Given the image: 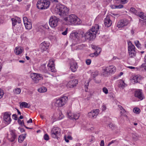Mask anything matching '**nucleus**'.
<instances>
[{
  "mask_svg": "<svg viewBox=\"0 0 146 146\" xmlns=\"http://www.w3.org/2000/svg\"><path fill=\"white\" fill-rule=\"evenodd\" d=\"M55 10L58 12L59 15L61 17L65 16L69 14L68 9L64 5L60 4L57 5Z\"/></svg>",
  "mask_w": 146,
  "mask_h": 146,
  "instance_id": "f257e3e1",
  "label": "nucleus"
},
{
  "mask_svg": "<svg viewBox=\"0 0 146 146\" xmlns=\"http://www.w3.org/2000/svg\"><path fill=\"white\" fill-rule=\"evenodd\" d=\"M64 20L67 22L75 25H79L81 23L80 20L74 14H71L68 17H65Z\"/></svg>",
  "mask_w": 146,
  "mask_h": 146,
  "instance_id": "f03ea898",
  "label": "nucleus"
},
{
  "mask_svg": "<svg viewBox=\"0 0 146 146\" xmlns=\"http://www.w3.org/2000/svg\"><path fill=\"white\" fill-rule=\"evenodd\" d=\"M50 2L49 0H38L37 1V8L40 10H45L50 6Z\"/></svg>",
  "mask_w": 146,
  "mask_h": 146,
  "instance_id": "7ed1b4c3",
  "label": "nucleus"
},
{
  "mask_svg": "<svg viewBox=\"0 0 146 146\" xmlns=\"http://www.w3.org/2000/svg\"><path fill=\"white\" fill-rule=\"evenodd\" d=\"M93 31H91V29L89 30L84 35L82 31H81L80 33L81 34V37H84L86 40H93L96 36L95 33H93Z\"/></svg>",
  "mask_w": 146,
  "mask_h": 146,
  "instance_id": "20e7f679",
  "label": "nucleus"
},
{
  "mask_svg": "<svg viewBox=\"0 0 146 146\" xmlns=\"http://www.w3.org/2000/svg\"><path fill=\"white\" fill-rule=\"evenodd\" d=\"M68 98L66 96H64L56 100L54 104L56 106L60 107L63 106L66 103Z\"/></svg>",
  "mask_w": 146,
  "mask_h": 146,
  "instance_id": "39448f33",
  "label": "nucleus"
},
{
  "mask_svg": "<svg viewBox=\"0 0 146 146\" xmlns=\"http://www.w3.org/2000/svg\"><path fill=\"white\" fill-rule=\"evenodd\" d=\"M10 135L7 137L9 141L11 142L15 141L17 139V134L16 131L15 129L10 130Z\"/></svg>",
  "mask_w": 146,
  "mask_h": 146,
  "instance_id": "423d86ee",
  "label": "nucleus"
},
{
  "mask_svg": "<svg viewBox=\"0 0 146 146\" xmlns=\"http://www.w3.org/2000/svg\"><path fill=\"white\" fill-rule=\"evenodd\" d=\"M59 19L55 16H52L50 19L49 23L52 27H55L58 25Z\"/></svg>",
  "mask_w": 146,
  "mask_h": 146,
  "instance_id": "0eeeda50",
  "label": "nucleus"
},
{
  "mask_svg": "<svg viewBox=\"0 0 146 146\" xmlns=\"http://www.w3.org/2000/svg\"><path fill=\"white\" fill-rule=\"evenodd\" d=\"M103 73L104 75L108 74V73H112L116 71V68L113 66H110L106 67L105 69L102 70Z\"/></svg>",
  "mask_w": 146,
  "mask_h": 146,
  "instance_id": "6e6552de",
  "label": "nucleus"
},
{
  "mask_svg": "<svg viewBox=\"0 0 146 146\" xmlns=\"http://www.w3.org/2000/svg\"><path fill=\"white\" fill-rule=\"evenodd\" d=\"M60 129L58 127L53 128L51 132V135L53 138H58L60 136Z\"/></svg>",
  "mask_w": 146,
  "mask_h": 146,
  "instance_id": "1a4fd4ad",
  "label": "nucleus"
},
{
  "mask_svg": "<svg viewBox=\"0 0 146 146\" xmlns=\"http://www.w3.org/2000/svg\"><path fill=\"white\" fill-rule=\"evenodd\" d=\"M4 121L5 124L8 125L10 123L11 119L10 118L11 114L8 112H6L4 113Z\"/></svg>",
  "mask_w": 146,
  "mask_h": 146,
  "instance_id": "9d476101",
  "label": "nucleus"
},
{
  "mask_svg": "<svg viewBox=\"0 0 146 146\" xmlns=\"http://www.w3.org/2000/svg\"><path fill=\"white\" fill-rule=\"evenodd\" d=\"M129 23V21L126 19L121 20L118 22L117 27L118 28H122L127 26Z\"/></svg>",
  "mask_w": 146,
  "mask_h": 146,
  "instance_id": "9b49d317",
  "label": "nucleus"
},
{
  "mask_svg": "<svg viewBox=\"0 0 146 146\" xmlns=\"http://www.w3.org/2000/svg\"><path fill=\"white\" fill-rule=\"evenodd\" d=\"M54 62V60L50 59L49 60L47 66L49 70L54 72H56V70L55 68Z\"/></svg>",
  "mask_w": 146,
  "mask_h": 146,
  "instance_id": "f8f14e48",
  "label": "nucleus"
},
{
  "mask_svg": "<svg viewBox=\"0 0 146 146\" xmlns=\"http://www.w3.org/2000/svg\"><path fill=\"white\" fill-rule=\"evenodd\" d=\"M49 43L48 42L44 41L40 44L39 45V49L41 52H43L46 51L48 48Z\"/></svg>",
  "mask_w": 146,
  "mask_h": 146,
  "instance_id": "ddd939ff",
  "label": "nucleus"
},
{
  "mask_svg": "<svg viewBox=\"0 0 146 146\" xmlns=\"http://www.w3.org/2000/svg\"><path fill=\"white\" fill-rule=\"evenodd\" d=\"M78 82L77 79L73 80L70 81L67 84L66 86L68 88H72L76 86Z\"/></svg>",
  "mask_w": 146,
  "mask_h": 146,
  "instance_id": "4468645a",
  "label": "nucleus"
},
{
  "mask_svg": "<svg viewBox=\"0 0 146 146\" xmlns=\"http://www.w3.org/2000/svg\"><path fill=\"white\" fill-rule=\"evenodd\" d=\"M135 97L138 98L140 100H142L144 98V96L141 90H138L135 92Z\"/></svg>",
  "mask_w": 146,
  "mask_h": 146,
  "instance_id": "2eb2a0df",
  "label": "nucleus"
},
{
  "mask_svg": "<svg viewBox=\"0 0 146 146\" xmlns=\"http://www.w3.org/2000/svg\"><path fill=\"white\" fill-rule=\"evenodd\" d=\"M78 68L77 63L75 61L73 60L71 62L70 68L72 72H74L76 71Z\"/></svg>",
  "mask_w": 146,
  "mask_h": 146,
  "instance_id": "dca6fc26",
  "label": "nucleus"
},
{
  "mask_svg": "<svg viewBox=\"0 0 146 146\" xmlns=\"http://www.w3.org/2000/svg\"><path fill=\"white\" fill-rule=\"evenodd\" d=\"M104 24L106 27H110L112 24V22L109 17H106L104 20Z\"/></svg>",
  "mask_w": 146,
  "mask_h": 146,
  "instance_id": "f3484780",
  "label": "nucleus"
},
{
  "mask_svg": "<svg viewBox=\"0 0 146 146\" xmlns=\"http://www.w3.org/2000/svg\"><path fill=\"white\" fill-rule=\"evenodd\" d=\"M98 110H94L88 113V115L90 118L94 117L98 115Z\"/></svg>",
  "mask_w": 146,
  "mask_h": 146,
  "instance_id": "a211bd4d",
  "label": "nucleus"
},
{
  "mask_svg": "<svg viewBox=\"0 0 146 146\" xmlns=\"http://www.w3.org/2000/svg\"><path fill=\"white\" fill-rule=\"evenodd\" d=\"M68 114L69 118L73 120L78 119L80 116V114L79 113L72 114L71 113L69 112Z\"/></svg>",
  "mask_w": 146,
  "mask_h": 146,
  "instance_id": "6ab92c4d",
  "label": "nucleus"
},
{
  "mask_svg": "<svg viewBox=\"0 0 146 146\" xmlns=\"http://www.w3.org/2000/svg\"><path fill=\"white\" fill-rule=\"evenodd\" d=\"M118 86L121 89H123L124 87L127 86V84L124 83V81L122 80H118Z\"/></svg>",
  "mask_w": 146,
  "mask_h": 146,
  "instance_id": "aec40b11",
  "label": "nucleus"
},
{
  "mask_svg": "<svg viewBox=\"0 0 146 146\" xmlns=\"http://www.w3.org/2000/svg\"><path fill=\"white\" fill-rule=\"evenodd\" d=\"M99 29V26L98 24H95L94 26L92 27L91 29V31H93V33H95V34L96 35L98 32V31Z\"/></svg>",
  "mask_w": 146,
  "mask_h": 146,
  "instance_id": "412c9836",
  "label": "nucleus"
},
{
  "mask_svg": "<svg viewBox=\"0 0 146 146\" xmlns=\"http://www.w3.org/2000/svg\"><path fill=\"white\" fill-rule=\"evenodd\" d=\"M23 50V48L20 47H16L15 49V52L16 54L19 55L21 54Z\"/></svg>",
  "mask_w": 146,
  "mask_h": 146,
  "instance_id": "4be33fe9",
  "label": "nucleus"
},
{
  "mask_svg": "<svg viewBox=\"0 0 146 146\" xmlns=\"http://www.w3.org/2000/svg\"><path fill=\"white\" fill-rule=\"evenodd\" d=\"M31 78L34 82L35 83H36V73H31L30 74Z\"/></svg>",
  "mask_w": 146,
  "mask_h": 146,
  "instance_id": "5701e85b",
  "label": "nucleus"
},
{
  "mask_svg": "<svg viewBox=\"0 0 146 146\" xmlns=\"http://www.w3.org/2000/svg\"><path fill=\"white\" fill-rule=\"evenodd\" d=\"M27 22L25 23L24 24L26 29H30L32 27V24L31 22L29 20Z\"/></svg>",
  "mask_w": 146,
  "mask_h": 146,
  "instance_id": "b1692460",
  "label": "nucleus"
},
{
  "mask_svg": "<svg viewBox=\"0 0 146 146\" xmlns=\"http://www.w3.org/2000/svg\"><path fill=\"white\" fill-rule=\"evenodd\" d=\"M129 45L128 47V50L129 51H135V48L134 45H133L131 42L128 43Z\"/></svg>",
  "mask_w": 146,
  "mask_h": 146,
  "instance_id": "393cba45",
  "label": "nucleus"
},
{
  "mask_svg": "<svg viewBox=\"0 0 146 146\" xmlns=\"http://www.w3.org/2000/svg\"><path fill=\"white\" fill-rule=\"evenodd\" d=\"M26 134L25 133L24 135H20L18 138V141L19 143H22L26 137Z\"/></svg>",
  "mask_w": 146,
  "mask_h": 146,
  "instance_id": "a878e982",
  "label": "nucleus"
},
{
  "mask_svg": "<svg viewBox=\"0 0 146 146\" xmlns=\"http://www.w3.org/2000/svg\"><path fill=\"white\" fill-rule=\"evenodd\" d=\"M39 69L42 72L44 73H46L48 71L46 67L45 64H43L41 65Z\"/></svg>",
  "mask_w": 146,
  "mask_h": 146,
  "instance_id": "bb28decb",
  "label": "nucleus"
},
{
  "mask_svg": "<svg viewBox=\"0 0 146 146\" xmlns=\"http://www.w3.org/2000/svg\"><path fill=\"white\" fill-rule=\"evenodd\" d=\"M20 107L21 108H29L30 107V106L28 105V104L27 102H23L20 104Z\"/></svg>",
  "mask_w": 146,
  "mask_h": 146,
  "instance_id": "cd10ccee",
  "label": "nucleus"
},
{
  "mask_svg": "<svg viewBox=\"0 0 146 146\" xmlns=\"http://www.w3.org/2000/svg\"><path fill=\"white\" fill-rule=\"evenodd\" d=\"M47 89L46 87H41L38 89V92L40 93H44L47 91Z\"/></svg>",
  "mask_w": 146,
  "mask_h": 146,
  "instance_id": "c85d7f7f",
  "label": "nucleus"
},
{
  "mask_svg": "<svg viewBox=\"0 0 146 146\" xmlns=\"http://www.w3.org/2000/svg\"><path fill=\"white\" fill-rule=\"evenodd\" d=\"M129 55L130 57L133 58L136 55L135 51H129Z\"/></svg>",
  "mask_w": 146,
  "mask_h": 146,
  "instance_id": "c756f323",
  "label": "nucleus"
},
{
  "mask_svg": "<svg viewBox=\"0 0 146 146\" xmlns=\"http://www.w3.org/2000/svg\"><path fill=\"white\" fill-rule=\"evenodd\" d=\"M11 20L12 21V27H15L16 25L17 22V20L15 18H12Z\"/></svg>",
  "mask_w": 146,
  "mask_h": 146,
  "instance_id": "7c9ffc66",
  "label": "nucleus"
},
{
  "mask_svg": "<svg viewBox=\"0 0 146 146\" xmlns=\"http://www.w3.org/2000/svg\"><path fill=\"white\" fill-rule=\"evenodd\" d=\"M133 111L134 113H139L140 112V109L138 108H133Z\"/></svg>",
  "mask_w": 146,
  "mask_h": 146,
  "instance_id": "2f4dec72",
  "label": "nucleus"
},
{
  "mask_svg": "<svg viewBox=\"0 0 146 146\" xmlns=\"http://www.w3.org/2000/svg\"><path fill=\"white\" fill-rule=\"evenodd\" d=\"M21 92V90L20 88H17L14 90L13 92L15 94H19Z\"/></svg>",
  "mask_w": 146,
  "mask_h": 146,
  "instance_id": "473e14b6",
  "label": "nucleus"
},
{
  "mask_svg": "<svg viewBox=\"0 0 146 146\" xmlns=\"http://www.w3.org/2000/svg\"><path fill=\"white\" fill-rule=\"evenodd\" d=\"M138 79H139L138 77L137 76H135L133 77L132 80L134 82L137 83L138 82Z\"/></svg>",
  "mask_w": 146,
  "mask_h": 146,
  "instance_id": "72a5a7b5",
  "label": "nucleus"
},
{
  "mask_svg": "<svg viewBox=\"0 0 146 146\" xmlns=\"http://www.w3.org/2000/svg\"><path fill=\"white\" fill-rule=\"evenodd\" d=\"M135 46L138 48H140L141 46V44L139 43L138 40H135L134 42Z\"/></svg>",
  "mask_w": 146,
  "mask_h": 146,
  "instance_id": "f704fd0d",
  "label": "nucleus"
},
{
  "mask_svg": "<svg viewBox=\"0 0 146 146\" xmlns=\"http://www.w3.org/2000/svg\"><path fill=\"white\" fill-rule=\"evenodd\" d=\"M78 33H72L70 34V38H72L73 37L76 38V35H78Z\"/></svg>",
  "mask_w": 146,
  "mask_h": 146,
  "instance_id": "c9c22d12",
  "label": "nucleus"
},
{
  "mask_svg": "<svg viewBox=\"0 0 146 146\" xmlns=\"http://www.w3.org/2000/svg\"><path fill=\"white\" fill-rule=\"evenodd\" d=\"M98 53L97 52H95L94 53L90 54V56L91 57H96L98 55Z\"/></svg>",
  "mask_w": 146,
  "mask_h": 146,
  "instance_id": "e433bc0d",
  "label": "nucleus"
},
{
  "mask_svg": "<svg viewBox=\"0 0 146 146\" xmlns=\"http://www.w3.org/2000/svg\"><path fill=\"white\" fill-rule=\"evenodd\" d=\"M109 127L112 129H114L115 128V125L111 123L109 125Z\"/></svg>",
  "mask_w": 146,
  "mask_h": 146,
  "instance_id": "4c0bfd02",
  "label": "nucleus"
},
{
  "mask_svg": "<svg viewBox=\"0 0 146 146\" xmlns=\"http://www.w3.org/2000/svg\"><path fill=\"white\" fill-rule=\"evenodd\" d=\"M140 68H143L145 70H146V62L143 63L140 66Z\"/></svg>",
  "mask_w": 146,
  "mask_h": 146,
  "instance_id": "58836bf2",
  "label": "nucleus"
},
{
  "mask_svg": "<svg viewBox=\"0 0 146 146\" xmlns=\"http://www.w3.org/2000/svg\"><path fill=\"white\" fill-rule=\"evenodd\" d=\"M43 78L41 74L37 73V80H43Z\"/></svg>",
  "mask_w": 146,
  "mask_h": 146,
  "instance_id": "ea45409f",
  "label": "nucleus"
},
{
  "mask_svg": "<svg viewBox=\"0 0 146 146\" xmlns=\"http://www.w3.org/2000/svg\"><path fill=\"white\" fill-rule=\"evenodd\" d=\"M130 11L132 13L136 14L137 11L133 7H131L130 9Z\"/></svg>",
  "mask_w": 146,
  "mask_h": 146,
  "instance_id": "a19ab883",
  "label": "nucleus"
},
{
  "mask_svg": "<svg viewBox=\"0 0 146 146\" xmlns=\"http://www.w3.org/2000/svg\"><path fill=\"white\" fill-rule=\"evenodd\" d=\"M40 27H41V29H42V28H45L46 29H49V27L47 24H45L44 26L41 25Z\"/></svg>",
  "mask_w": 146,
  "mask_h": 146,
  "instance_id": "79ce46f5",
  "label": "nucleus"
},
{
  "mask_svg": "<svg viewBox=\"0 0 146 146\" xmlns=\"http://www.w3.org/2000/svg\"><path fill=\"white\" fill-rule=\"evenodd\" d=\"M44 139L45 140H48L49 139V137L47 134H45L44 136Z\"/></svg>",
  "mask_w": 146,
  "mask_h": 146,
  "instance_id": "37998d69",
  "label": "nucleus"
},
{
  "mask_svg": "<svg viewBox=\"0 0 146 146\" xmlns=\"http://www.w3.org/2000/svg\"><path fill=\"white\" fill-rule=\"evenodd\" d=\"M141 14L139 15L140 17L142 19H143L145 20H146V16L144 15L143 14H142L141 13Z\"/></svg>",
  "mask_w": 146,
  "mask_h": 146,
  "instance_id": "c03bdc74",
  "label": "nucleus"
},
{
  "mask_svg": "<svg viewBox=\"0 0 146 146\" xmlns=\"http://www.w3.org/2000/svg\"><path fill=\"white\" fill-rule=\"evenodd\" d=\"M91 62V60L90 59H87L86 60V64L88 65L90 64Z\"/></svg>",
  "mask_w": 146,
  "mask_h": 146,
  "instance_id": "a18cd8bd",
  "label": "nucleus"
},
{
  "mask_svg": "<svg viewBox=\"0 0 146 146\" xmlns=\"http://www.w3.org/2000/svg\"><path fill=\"white\" fill-rule=\"evenodd\" d=\"M101 51V48L99 47H96V50L95 52H97L98 53V54H100Z\"/></svg>",
  "mask_w": 146,
  "mask_h": 146,
  "instance_id": "49530a36",
  "label": "nucleus"
},
{
  "mask_svg": "<svg viewBox=\"0 0 146 146\" xmlns=\"http://www.w3.org/2000/svg\"><path fill=\"white\" fill-rule=\"evenodd\" d=\"M103 91L105 94H107L108 93V90L105 87H104L103 88Z\"/></svg>",
  "mask_w": 146,
  "mask_h": 146,
  "instance_id": "de8ad7c7",
  "label": "nucleus"
},
{
  "mask_svg": "<svg viewBox=\"0 0 146 146\" xmlns=\"http://www.w3.org/2000/svg\"><path fill=\"white\" fill-rule=\"evenodd\" d=\"M4 94V92L3 91L0 89V99L2 98Z\"/></svg>",
  "mask_w": 146,
  "mask_h": 146,
  "instance_id": "09e8293b",
  "label": "nucleus"
},
{
  "mask_svg": "<svg viewBox=\"0 0 146 146\" xmlns=\"http://www.w3.org/2000/svg\"><path fill=\"white\" fill-rule=\"evenodd\" d=\"M12 117L13 119L15 120H16L17 119V115L16 114H13L12 115Z\"/></svg>",
  "mask_w": 146,
  "mask_h": 146,
  "instance_id": "8fccbe9b",
  "label": "nucleus"
},
{
  "mask_svg": "<svg viewBox=\"0 0 146 146\" xmlns=\"http://www.w3.org/2000/svg\"><path fill=\"white\" fill-rule=\"evenodd\" d=\"M68 29L67 28H66L65 31H64V32H62V34L64 35H66L67 34Z\"/></svg>",
  "mask_w": 146,
  "mask_h": 146,
  "instance_id": "3c124183",
  "label": "nucleus"
},
{
  "mask_svg": "<svg viewBox=\"0 0 146 146\" xmlns=\"http://www.w3.org/2000/svg\"><path fill=\"white\" fill-rule=\"evenodd\" d=\"M116 9H121L123 8V6L122 5H116Z\"/></svg>",
  "mask_w": 146,
  "mask_h": 146,
  "instance_id": "603ef678",
  "label": "nucleus"
},
{
  "mask_svg": "<svg viewBox=\"0 0 146 146\" xmlns=\"http://www.w3.org/2000/svg\"><path fill=\"white\" fill-rule=\"evenodd\" d=\"M23 20L24 24L25 22H27V21L28 20V19L26 17H23Z\"/></svg>",
  "mask_w": 146,
  "mask_h": 146,
  "instance_id": "864d4df0",
  "label": "nucleus"
},
{
  "mask_svg": "<svg viewBox=\"0 0 146 146\" xmlns=\"http://www.w3.org/2000/svg\"><path fill=\"white\" fill-rule=\"evenodd\" d=\"M106 107L105 105H103L102 107V110L104 111L106 110Z\"/></svg>",
  "mask_w": 146,
  "mask_h": 146,
  "instance_id": "5fc2aeb1",
  "label": "nucleus"
},
{
  "mask_svg": "<svg viewBox=\"0 0 146 146\" xmlns=\"http://www.w3.org/2000/svg\"><path fill=\"white\" fill-rule=\"evenodd\" d=\"M18 124L21 126H22V121H21V120L20 119H18Z\"/></svg>",
  "mask_w": 146,
  "mask_h": 146,
  "instance_id": "6e6d98bb",
  "label": "nucleus"
},
{
  "mask_svg": "<svg viewBox=\"0 0 146 146\" xmlns=\"http://www.w3.org/2000/svg\"><path fill=\"white\" fill-rule=\"evenodd\" d=\"M100 146H104V141L103 140H102L101 141Z\"/></svg>",
  "mask_w": 146,
  "mask_h": 146,
  "instance_id": "4d7b16f0",
  "label": "nucleus"
},
{
  "mask_svg": "<svg viewBox=\"0 0 146 146\" xmlns=\"http://www.w3.org/2000/svg\"><path fill=\"white\" fill-rule=\"evenodd\" d=\"M115 142V140H112L109 143L107 146H110L111 144L114 143Z\"/></svg>",
  "mask_w": 146,
  "mask_h": 146,
  "instance_id": "13d9d810",
  "label": "nucleus"
},
{
  "mask_svg": "<svg viewBox=\"0 0 146 146\" xmlns=\"http://www.w3.org/2000/svg\"><path fill=\"white\" fill-rule=\"evenodd\" d=\"M41 25L39 26L38 27V30L39 31H42L43 30V28H42V29H41V27H40V26H41Z\"/></svg>",
  "mask_w": 146,
  "mask_h": 146,
  "instance_id": "bf43d9fd",
  "label": "nucleus"
},
{
  "mask_svg": "<svg viewBox=\"0 0 146 146\" xmlns=\"http://www.w3.org/2000/svg\"><path fill=\"white\" fill-rule=\"evenodd\" d=\"M119 106V108H120V110H123V112L124 113L125 112V109L123 108V107L121 106Z\"/></svg>",
  "mask_w": 146,
  "mask_h": 146,
  "instance_id": "052dcab7",
  "label": "nucleus"
},
{
  "mask_svg": "<svg viewBox=\"0 0 146 146\" xmlns=\"http://www.w3.org/2000/svg\"><path fill=\"white\" fill-rule=\"evenodd\" d=\"M59 117H58V118H56L57 120H60L62 118V116L61 117L60 113H59Z\"/></svg>",
  "mask_w": 146,
  "mask_h": 146,
  "instance_id": "680f3d73",
  "label": "nucleus"
},
{
  "mask_svg": "<svg viewBox=\"0 0 146 146\" xmlns=\"http://www.w3.org/2000/svg\"><path fill=\"white\" fill-rule=\"evenodd\" d=\"M19 129H20V131L22 132H24L25 131V130L23 128H21L19 127Z\"/></svg>",
  "mask_w": 146,
  "mask_h": 146,
  "instance_id": "e2e57ef3",
  "label": "nucleus"
},
{
  "mask_svg": "<svg viewBox=\"0 0 146 146\" xmlns=\"http://www.w3.org/2000/svg\"><path fill=\"white\" fill-rule=\"evenodd\" d=\"M33 122L32 120L30 118L29 120L27 121V123H32Z\"/></svg>",
  "mask_w": 146,
  "mask_h": 146,
  "instance_id": "0e129e2a",
  "label": "nucleus"
},
{
  "mask_svg": "<svg viewBox=\"0 0 146 146\" xmlns=\"http://www.w3.org/2000/svg\"><path fill=\"white\" fill-rule=\"evenodd\" d=\"M98 75V74L96 73H94L92 74V77L94 78H95L96 76Z\"/></svg>",
  "mask_w": 146,
  "mask_h": 146,
  "instance_id": "69168bd1",
  "label": "nucleus"
},
{
  "mask_svg": "<svg viewBox=\"0 0 146 146\" xmlns=\"http://www.w3.org/2000/svg\"><path fill=\"white\" fill-rule=\"evenodd\" d=\"M91 47H92V48L93 49H94L95 50H96V49L97 47L96 46H95L94 45H92Z\"/></svg>",
  "mask_w": 146,
  "mask_h": 146,
  "instance_id": "338daca9",
  "label": "nucleus"
},
{
  "mask_svg": "<svg viewBox=\"0 0 146 146\" xmlns=\"http://www.w3.org/2000/svg\"><path fill=\"white\" fill-rule=\"evenodd\" d=\"M116 5H112L111 6V7L112 9H116Z\"/></svg>",
  "mask_w": 146,
  "mask_h": 146,
  "instance_id": "774afa93",
  "label": "nucleus"
}]
</instances>
